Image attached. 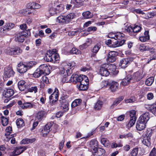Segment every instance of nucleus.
<instances>
[{
    "instance_id": "nucleus-1",
    "label": "nucleus",
    "mask_w": 156,
    "mask_h": 156,
    "mask_svg": "<svg viewBox=\"0 0 156 156\" xmlns=\"http://www.w3.org/2000/svg\"><path fill=\"white\" fill-rule=\"evenodd\" d=\"M63 64L64 68L61 69L60 73L62 76H69L71 73V70H70L76 66V63L74 62H71Z\"/></svg>"
},
{
    "instance_id": "nucleus-2",
    "label": "nucleus",
    "mask_w": 156,
    "mask_h": 156,
    "mask_svg": "<svg viewBox=\"0 0 156 156\" xmlns=\"http://www.w3.org/2000/svg\"><path fill=\"white\" fill-rule=\"evenodd\" d=\"M75 16V15L73 13H70L65 16L60 15L57 18V22L63 24L67 23L73 19Z\"/></svg>"
},
{
    "instance_id": "nucleus-3",
    "label": "nucleus",
    "mask_w": 156,
    "mask_h": 156,
    "mask_svg": "<svg viewBox=\"0 0 156 156\" xmlns=\"http://www.w3.org/2000/svg\"><path fill=\"white\" fill-rule=\"evenodd\" d=\"M44 59L47 62L55 63L59 60V57L58 54H51V51H48L45 54Z\"/></svg>"
},
{
    "instance_id": "nucleus-4",
    "label": "nucleus",
    "mask_w": 156,
    "mask_h": 156,
    "mask_svg": "<svg viewBox=\"0 0 156 156\" xmlns=\"http://www.w3.org/2000/svg\"><path fill=\"white\" fill-rule=\"evenodd\" d=\"M28 31L29 33L27 32L28 30L23 31L16 33L15 36L16 41L19 42H23L25 38L27 37L28 34H30V31Z\"/></svg>"
},
{
    "instance_id": "nucleus-5",
    "label": "nucleus",
    "mask_w": 156,
    "mask_h": 156,
    "mask_svg": "<svg viewBox=\"0 0 156 156\" xmlns=\"http://www.w3.org/2000/svg\"><path fill=\"white\" fill-rule=\"evenodd\" d=\"M141 27L137 25H135L133 27L128 26L125 28V30L130 33L131 35H134L133 33L139 32L141 30Z\"/></svg>"
},
{
    "instance_id": "nucleus-6",
    "label": "nucleus",
    "mask_w": 156,
    "mask_h": 156,
    "mask_svg": "<svg viewBox=\"0 0 156 156\" xmlns=\"http://www.w3.org/2000/svg\"><path fill=\"white\" fill-rule=\"evenodd\" d=\"M4 52L7 54L12 55H18L21 53L22 51L19 47L14 48H8L5 50Z\"/></svg>"
},
{
    "instance_id": "nucleus-7",
    "label": "nucleus",
    "mask_w": 156,
    "mask_h": 156,
    "mask_svg": "<svg viewBox=\"0 0 156 156\" xmlns=\"http://www.w3.org/2000/svg\"><path fill=\"white\" fill-rule=\"evenodd\" d=\"M109 64H104L102 65L100 69L99 73L102 76H107L110 74V72L108 70Z\"/></svg>"
},
{
    "instance_id": "nucleus-8",
    "label": "nucleus",
    "mask_w": 156,
    "mask_h": 156,
    "mask_svg": "<svg viewBox=\"0 0 156 156\" xmlns=\"http://www.w3.org/2000/svg\"><path fill=\"white\" fill-rule=\"evenodd\" d=\"M88 80L87 77L84 78L82 81H81L79 84L77 85L78 86V88L80 90H85L88 88Z\"/></svg>"
},
{
    "instance_id": "nucleus-9",
    "label": "nucleus",
    "mask_w": 156,
    "mask_h": 156,
    "mask_svg": "<svg viewBox=\"0 0 156 156\" xmlns=\"http://www.w3.org/2000/svg\"><path fill=\"white\" fill-rule=\"evenodd\" d=\"M14 26L15 24L13 23L10 22L6 23L3 27L0 28V32L3 33L9 31L14 28Z\"/></svg>"
},
{
    "instance_id": "nucleus-10",
    "label": "nucleus",
    "mask_w": 156,
    "mask_h": 156,
    "mask_svg": "<svg viewBox=\"0 0 156 156\" xmlns=\"http://www.w3.org/2000/svg\"><path fill=\"white\" fill-rule=\"evenodd\" d=\"M15 72L11 67H7L4 69V75L5 78H9L13 76Z\"/></svg>"
},
{
    "instance_id": "nucleus-11",
    "label": "nucleus",
    "mask_w": 156,
    "mask_h": 156,
    "mask_svg": "<svg viewBox=\"0 0 156 156\" xmlns=\"http://www.w3.org/2000/svg\"><path fill=\"white\" fill-rule=\"evenodd\" d=\"M52 124V122L48 123L43 127L41 131V133L43 136H46L51 130Z\"/></svg>"
},
{
    "instance_id": "nucleus-12",
    "label": "nucleus",
    "mask_w": 156,
    "mask_h": 156,
    "mask_svg": "<svg viewBox=\"0 0 156 156\" xmlns=\"http://www.w3.org/2000/svg\"><path fill=\"white\" fill-rule=\"evenodd\" d=\"M47 115V112L46 111L41 110L38 111L36 114L35 120L41 121L43 119L45 118Z\"/></svg>"
},
{
    "instance_id": "nucleus-13",
    "label": "nucleus",
    "mask_w": 156,
    "mask_h": 156,
    "mask_svg": "<svg viewBox=\"0 0 156 156\" xmlns=\"http://www.w3.org/2000/svg\"><path fill=\"white\" fill-rule=\"evenodd\" d=\"M58 91L57 88H55L54 92L49 96L50 101L52 103H55L58 99Z\"/></svg>"
},
{
    "instance_id": "nucleus-14",
    "label": "nucleus",
    "mask_w": 156,
    "mask_h": 156,
    "mask_svg": "<svg viewBox=\"0 0 156 156\" xmlns=\"http://www.w3.org/2000/svg\"><path fill=\"white\" fill-rule=\"evenodd\" d=\"M54 6L55 7V8L57 12L58 13H59L63 11L64 9V5L58 0H56L54 3Z\"/></svg>"
},
{
    "instance_id": "nucleus-15",
    "label": "nucleus",
    "mask_w": 156,
    "mask_h": 156,
    "mask_svg": "<svg viewBox=\"0 0 156 156\" xmlns=\"http://www.w3.org/2000/svg\"><path fill=\"white\" fill-rule=\"evenodd\" d=\"M130 59L129 58H124L121 59L119 65L122 68L124 69L127 67L130 64Z\"/></svg>"
},
{
    "instance_id": "nucleus-16",
    "label": "nucleus",
    "mask_w": 156,
    "mask_h": 156,
    "mask_svg": "<svg viewBox=\"0 0 156 156\" xmlns=\"http://www.w3.org/2000/svg\"><path fill=\"white\" fill-rule=\"evenodd\" d=\"M109 89L111 91L114 92L116 91L118 89L119 84L118 82L114 81L110 82L109 85Z\"/></svg>"
},
{
    "instance_id": "nucleus-17",
    "label": "nucleus",
    "mask_w": 156,
    "mask_h": 156,
    "mask_svg": "<svg viewBox=\"0 0 156 156\" xmlns=\"http://www.w3.org/2000/svg\"><path fill=\"white\" fill-rule=\"evenodd\" d=\"M150 117V115L149 112H146L143 113L139 118L138 119L147 123Z\"/></svg>"
},
{
    "instance_id": "nucleus-18",
    "label": "nucleus",
    "mask_w": 156,
    "mask_h": 156,
    "mask_svg": "<svg viewBox=\"0 0 156 156\" xmlns=\"http://www.w3.org/2000/svg\"><path fill=\"white\" fill-rule=\"evenodd\" d=\"M26 149V147L25 146H19L16 147L13 151V154L14 155H18L21 154Z\"/></svg>"
},
{
    "instance_id": "nucleus-19",
    "label": "nucleus",
    "mask_w": 156,
    "mask_h": 156,
    "mask_svg": "<svg viewBox=\"0 0 156 156\" xmlns=\"http://www.w3.org/2000/svg\"><path fill=\"white\" fill-rule=\"evenodd\" d=\"M116 60V53L115 51H110L108 55L107 61L110 62H113Z\"/></svg>"
},
{
    "instance_id": "nucleus-20",
    "label": "nucleus",
    "mask_w": 156,
    "mask_h": 156,
    "mask_svg": "<svg viewBox=\"0 0 156 156\" xmlns=\"http://www.w3.org/2000/svg\"><path fill=\"white\" fill-rule=\"evenodd\" d=\"M27 69V66L23 64L22 62H20L18 65L17 69L20 73H25Z\"/></svg>"
},
{
    "instance_id": "nucleus-21",
    "label": "nucleus",
    "mask_w": 156,
    "mask_h": 156,
    "mask_svg": "<svg viewBox=\"0 0 156 156\" xmlns=\"http://www.w3.org/2000/svg\"><path fill=\"white\" fill-rule=\"evenodd\" d=\"M39 67L44 74L48 75L50 73L49 67H50V66H48L46 64H43L40 66Z\"/></svg>"
},
{
    "instance_id": "nucleus-22",
    "label": "nucleus",
    "mask_w": 156,
    "mask_h": 156,
    "mask_svg": "<svg viewBox=\"0 0 156 156\" xmlns=\"http://www.w3.org/2000/svg\"><path fill=\"white\" fill-rule=\"evenodd\" d=\"M146 124L144 122L141 121L138 119L136 126V129L139 131H141L144 130L146 127Z\"/></svg>"
},
{
    "instance_id": "nucleus-23",
    "label": "nucleus",
    "mask_w": 156,
    "mask_h": 156,
    "mask_svg": "<svg viewBox=\"0 0 156 156\" xmlns=\"http://www.w3.org/2000/svg\"><path fill=\"white\" fill-rule=\"evenodd\" d=\"M132 79V76L130 75H128L123 80L121 84L123 86L127 85L129 83Z\"/></svg>"
},
{
    "instance_id": "nucleus-24",
    "label": "nucleus",
    "mask_w": 156,
    "mask_h": 156,
    "mask_svg": "<svg viewBox=\"0 0 156 156\" xmlns=\"http://www.w3.org/2000/svg\"><path fill=\"white\" fill-rule=\"evenodd\" d=\"M101 47L100 43H98L95 45L92 50V52L93 53L91 55V57H94L96 54L98 52Z\"/></svg>"
},
{
    "instance_id": "nucleus-25",
    "label": "nucleus",
    "mask_w": 156,
    "mask_h": 156,
    "mask_svg": "<svg viewBox=\"0 0 156 156\" xmlns=\"http://www.w3.org/2000/svg\"><path fill=\"white\" fill-rule=\"evenodd\" d=\"M14 94V90L11 89H8L5 90L4 93V96L5 98H9L13 95Z\"/></svg>"
},
{
    "instance_id": "nucleus-26",
    "label": "nucleus",
    "mask_w": 156,
    "mask_h": 156,
    "mask_svg": "<svg viewBox=\"0 0 156 156\" xmlns=\"http://www.w3.org/2000/svg\"><path fill=\"white\" fill-rule=\"evenodd\" d=\"M148 51H149L151 54H153L150 58V60L156 59V49L153 47H151L150 45Z\"/></svg>"
},
{
    "instance_id": "nucleus-27",
    "label": "nucleus",
    "mask_w": 156,
    "mask_h": 156,
    "mask_svg": "<svg viewBox=\"0 0 156 156\" xmlns=\"http://www.w3.org/2000/svg\"><path fill=\"white\" fill-rule=\"evenodd\" d=\"M149 31H145L144 33V36H141L140 37V40L143 42L146 41L149 39L150 36L149 35Z\"/></svg>"
},
{
    "instance_id": "nucleus-28",
    "label": "nucleus",
    "mask_w": 156,
    "mask_h": 156,
    "mask_svg": "<svg viewBox=\"0 0 156 156\" xmlns=\"http://www.w3.org/2000/svg\"><path fill=\"white\" fill-rule=\"evenodd\" d=\"M132 79L138 81L142 78V75L139 72H137L133 73L132 76Z\"/></svg>"
},
{
    "instance_id": "nucleus-29",
    "label": "nucleus",
    "mask_w": 156,
    "mask_h": 156,
    "mask_svg": "<svg viewBox=\"0 0 156 156\" xmlns=\"http://www.w3.org/2000/svg\"><path fill=\"white\" fill-rule=\"evenodd\" d=\"M25 82L23 80H20L18 83V87L20 91H23L25 89Z\"/></svg>"
},
{
    "instance_id": "nucleus-30",
    "label": "nucleus",
    "mask_w": 156,
    "mask_h": 156,
    "mask_svg": "<svg viewBox=\"0 0 156 156\" xmlns=\"http://www.w3.org/2000/svg\"><path fill=\"white\" fill-rule=\"evenodd\" d=\"M34 105L30 102H25L20 106L23 109L31 108L34 107Z\"/></svg>"
},
{
    "instance_id": "nucleus-31",
    "label": "nucleus",
    "mask_w": 156,
    "mask_h": 156,
    "mask_svg": "<svg viewBox=\"0 0 156 156\" xmlns=\"http://www.w3.org/2000/svg\"><path fill=\"white\" fill-rule=\"evenodd\" d=\"M89 145L90 147L92 148H97L98 146V142L96 140H92L90 142Z\"/></svg>"
},
{
    "instance_id": "nucleus-32",
    "label": "nucleus",
    "mask_w": 156,
    "mask_h": 156,
    "mask_svg": "<svg viewBox=\"0 0 156 156\" xmlns=\"http://www.w3.org/2000/svg\"><path fill=\"white\" fill-rule=\"evenodd\" d=\"M16 122L18 128L23 127L25 125L24 120L21 118L17 119Z\"/></svg>"
},
{
    "instance_id": "nucleus-33",
    "label": "nucleus",
    "mask_w": 156,
    "mask_h": 156,
    "mask_svg": "<svg viewBox=\"0 0 156 156\" xmlns=\"http://www.w3.org/2000/svg\"><path fill=\"white\" fill-rule=\"evenodd\" d=\"M43 74H44V73H43L42 71L41 70V69H40L39 67V68L37 69L35 71L33 75L34 77L38 78Z\"/></svg>"
},
{
    "instance_id": "nucleus-34",
    "label": "nucleus",
    "mask_w": 156,
    "mask_h": 156,
    "mask_svg": "<svg viewBox=\"0 0 156 156\" xmlns=\"http://www.w3.org/2000/svg\"><path fill=\"white\" fill-rule=\"evenodd\" d=\"M35 140L34 138L25 139L21 141V143L23 144H27L30 143L34 142Z\"/></svg>"
},
{
    "instance_id": "nucleus-35",
    "label": "nucleus",
    "mask_w": 156,
    "mask_h": 156,
    "mask_svg": "<svg viewBox=\"0 0 156 156\" xmlns=\"http://www.w3.org/2000/svg\"><path fill=\"white\" fill-rule=\"evenodd\" d=\"M82 15L83 17L85 19L90 18L93 16V14L89 11H87L83 12L82 13Z\"/></svg>"
},
{
    "instance_id": "nucleus-36",
    "label": "nucleus",
    "mask_w": 156,
    "mask_h": 156,
    "mask_svg": "<svg viewBox=\"0 0 156 156\" xmlns=\"http://www.w3.org/2000/svg\"><path fill=\"white\" fill-rule=\"evenodd\" d=\"M97 153H95V156H104L105 150L102 148H99L97 149Z\"/></svg>"
},
{
    "instance_id": "nucleus-37",
    "label": "nucleus",
    "mask_w": 156,
    "mask_h": 156,
    "mask_svg": "<svg viewBox=\"0 0 156 156\" xmlns=\"http://www.w3.org/2000/svg\"><path fill=\"white\" fill-rule=\"evenodd\" d=\"M57 13L55 8L52 7L50 9L48 13H47V16H50Z\"/></svg>"
},
{
    "instance_id": "nucleus-38",
    "label": "nucleus",
    "mask_w": 156,
    "mask_h": 156,
    "mask_svg": "<svg viewBox=\"0 0 156 156\" xmlns=\"http://www.w3.org/2000/svg\"><path fill=\"white\" fill-rule=\"evenodd\" d=\"M143 144L147 147H149L151 145V138L144 137V139L142 141Z\"/></svg>"
},
{
    "instance_id": "nucleus-39",
    "label": "nucleus",
    "mask_w": 156,
    "mask_h": 156,
    "mask_svg": "<svg viewBox=\"0 0 156 156\" xmlns=\"http://www.w3.org/2000/svg\"><path fill=\"white\" fill-rule=\"evenodd\" d=\"M149 45H145L144 44H141L139 45V48L141 51H148Z\"/></svg>"
},
{
    "instance_id": "nucleus-40",
    "label": "nucleus",
    "mask_w": 156,
    "mask_h": 156,
    "mask_svg": "<svg viewBox=\"0 0 156 156\" xmlns=\"http://www.w3.org/2000/svg\"><path fill=\"white\" fill-rule=\"evenodd\" d=\"M81 101L82 100L79 99L75 100L72 103V108H74L79 105L81 103Z\"/></svg>"
},
{
    "instance_id": "nucleus-41",
    "label": "nucleus",
    "mask_w": 156,
    "mask_h": 156,
    "mask_svg": "<svg viewBox=\"0 0 156 156\" xmlns=\"http://www.w3.org/2000/svg\"><path fill=\"white\" fill-rule=\"evenodd\" d=\"M154 80V78L153 77L148 78L145 81V84L147 86H150L153 83Z\"/></svg>"
},
{
    "instance_id": "nucleus-42",
    "label": "nucleus",
    "mask_w": 156,
    "mask_h": 156,
    "mask_svg": "<svg viewBox=\"0 0 156 156\" xmlns=\"http://www.w3.org/2000/svg\"><path fill=\"white\" fill-rule=\"evenodd\" d=\"M62 104V107L63 110L65 111H67L69 109V104L68 102L66 101L65 102H61Z\"/></svg>"
},
{
    "instance_id": "nucleus-43",
    "label": "nucleus",
    "mask_w": 156,
    "mask_h": 156,
    "mask_svg": "<svg viewBox=\"0 0 156 156\" xmlns=\"http://www.w3.org/2000/svg\"><path fill=\"white\" fill-rule=\"evenodd\" d=\"M125 40L124 39L117 41L116 42H115L114 47H116L121 46L125 43Z\"/></svg>"
},
{
    "instance_id": "nucleus-44",
    "label": "nucleus",
    "mask_w": 156,
    "mask_h": 156,
    "mask_svg": "<svg viewBox=\"0 0 156 156\" xmlns=\"http://www.w3.org/2000/svg\"><path fill=\"white\" fill-rule=\"evenodd\" d=\"M103 105V102L100 101H98L94 106V108L97 110L100 109Z\"/></svg>"
},
{
    "instance_id": "nucleus-45",
    "label": "nucleus",
    "mask_w": 156,
    "mask_h": 156,
    "mask_svg": "<svg viewBox=\"0 0 156 156\" xmlns=\"http://www.w3.org/2000/svg\"><path fill=\"white\" fill-rule=\"evenodd\" d=\"M77 75L76 74H73L69 80V82L72 83L74 84L76 83V79L77 78Z\"/></svg>"
},
{
    "instance_id": "nucleus-46",
    "label": "nucleus",
    "mask_w": 156,
    "mask_h": 156,
    "mask_svg": "<svg viewBox=\"0 0 156 156\" xmlns=\"http://www.w3.org/2000/svg\"><path fill=\"white\" fill-rule=\"evenodd\" d=\"M70 53L72 54L76 55L80 54L81 53L80 51L75 48H73L71 50H70Z\"/></svg>"
},
{
    "instance_id": "nucleus-47",
    "label": "nucleus",
    "mask_w": 156,
    "mask_h": 156,
    "mask_svg": "<svg viewBox=\"0 0 156 156\" xmlns=\"http://www.w3.org/2000/svg\"><path fill=\"white\" fill-rule=\"evenodd\" d=\"M87 77L84 75H82L80 76H78L77 75V78L76 79V83H79L81 82V81H82L84 78L85 77Z\"/></svg>"
},
{
    "instance_id": "nucleus-48",
    "label": "nucleus",
    "mask_w": 156,
    "mask_h": 156,
    "mask_svg": "<svg viewBox=\"0 0 156 156\" xmlns=\"http://www.w3.org/2000/svg\"><path fill=\"white\" fill-rule=\"evenodd\" d=\"M1 118L2 125L4 126H7L8 123L9 119L3 116H2Z\"/></svg>"
},
{
    "instance_id": "nucleus-49",
    "label": "nucleus",
    "mask_w": 156,
    "mask_h": 156,
    "mask_svg": "<svg viewBox=\"0 0 156 156\" xmlns=\"http://www.w3.org/2000/svg\"><path fill=\"white\" fill-rule=\"evenodd\" d=\"M38 87L37 86H32L28 89V91L30 92H33L35 93L37 91Z\"/></svg>"
},
{
    "instance_id": "nucleus-50",
    "label": "nucleus",
    "mask_w": 156,
    "mask_h": 156,
    "mask_svg": "<svg viewBox=\"0 0 156 156\" xmlns=\"http://www.w3.org/2000/svg\"><path fill=\"white\" fill-rule=\"evenodd\" d=\"M101 142L102 144L105 146H108L109 144V141L106 138L103 137L101 138Z\"/></svg>"
},
{
    "instance_id": "nucleus-51",
    "label": "nucleus",
    "mask_w": 156,
    "mask_h": 156,
    "mask_svg": "<svg viewBox=\"0 0 156 156\" xmlns=\"http://www.w3.org/2000/svg\"><path fill=\"white\" fill-rule=\"evenodd\" d=\"M125 35L122 33L120 32L116 34L115 40H122V38L124 37Z\"/></svg>"
},
{
    "instance_id": "nucleus-52",
    "label": "nucleus",
    "mask_w": 156,
    "mask_h": 156,
    "mask_svg": "<svg viewBox=\"0 0 156 156\" xmlns=\"http://www.w3.org/2000/svg\"><path fill=\"white\" fill-rule=\"evenodd\" d=\"M116 67L115 65L113 64L109 65L108 70H109L110 73H112L115 71Z\"/></svg>"
},
{
    "instance_id": "nucleus-53",
    "label": "nucleus",
    "mask_w": 156,
    "mask_h": 156,
    "mask_svg": "<svg viewBox=\"0 0 156 156\" xmlns=\"http://www.w3.org/2000/svg\"><path fill=\"white\" fill-rule=\"evenodd\" d=\"M33 12V10L30 9L28 8L26 9L23 11V13L25 14V16L32 14Z\"/></svg>"
},
{
    "instance_id": "nucleus-54",
    "label": "nucleus",
    "mask_w": 156,
    "mask_h": 156,
    "mask_svg": "<svg viewBox=\"0 0 156 156\" xmlns=\"http://www.w3.org/2000/svg\"><path fill=\"white\" fill-rule=\"evenodd\" d=\"M123 98L122 97L117 98L113 102L112 106L114 107L115 106L117 105L123 100Z\"/></svg>"
},
{
    "instance_id": "nucleus-55",
    "label": "nucleus",
    "mask_w": 156,
    "mask_h": 156,
    "mask_svg": "<svg viewBox=\"0 0 156 156\" xmlns=\"http://www.w3.org/2000/svg\"><path fill=\"white\" fill-rule=\"evenodd\" d=\"M12 128L11 127H8L5 129L6 133L5 134V136H10V134L12 133Z\"/></svg>"
},
{
    "instance_id": "nucleus-56",
    "label": "nucleus",
    "mask_w": 156,
    "mask_h": 156,
    "mask_svg": "<svg viewBox=\"0 0 156 156\" xmlns=\"http://www.w3.org/2000/svg\"><path fill=\"white\" fill-rule=\"evenodd\" d=\"M136 112L134 110H132L130 111V118L136 119Z\"/></svg>"
},
{
    "instance_id": "nucleus-57",
    "label": "nucleus",
    "mask_w": 156,
    "mask_h": 156,
    "mask_svg": "<svg viewBox=\"0 0 156 156\" xmlns=\"http://www.w3.org/2000/svg\"><path fill=\"white\" fill-rule=\"evenodd\" d=\"M138 151V148H133L131 153V156H137Z\"/></svg>"
},
{
    "instance_id": "nucleus-58",
    "label": "nucleus",
    "mask_w": 156,
    "mask_h": 156,
    "mask_svg": "<svg viewBox=\"0 0 156 156\" xmlns=\"http://www.w3.org/2000/svg\"><path fill=\"white\" fill-rule=\"evenodd\" d=\"M68 98L69 96L68 95L66 94H63L61 98V99L62 100L61 102H65L66 101L68 102Z\"/></svg>"
},
{
    "instance_id": "nucleus-59",
    "label": "nucleus",
    "mask_w": 156,
    "mask_h": 156,
    "mask_svg": "<svg viewBox=\"0 0 156 156\" xmlns=\"http://www.w3.org/2000/svg\"><path fill=\"white\" fill-rule=\"evenodd\" d=\"M136 119L130 118L128 124L129 127H131L135 124Z\"/></svg>"
},
{
    "instance_id": "nucleus-60",
    "label": "nucleus",
    "mask_w": 156,
    "mask_h": 156,
    "mask_svg": "<svg viewBox=\"0 0 156 156\" xmlns=\"http://www.w3.org/2000/svg\"><path fill=\"white\" fill-rule=\"evenodd\" d=\"M154 98V95L153 93L149 92L147 95V98L149 100H152Z\"/></svg>"
},
{
    "instance_id": "nucleus-61",
    "label": "nucleus",
    "mask_w": 156,
    "mask_h": 156,
    "mask_svg": "<svg viewBox=\"0 0 156 156\" xmlns=\"http://www.w3.org/2000/svg\"><path fill=\"white\" fill-rule=\"evenodd\" d=\"M135 100V99L134 97H131L130 98L126 99L125 100V102L126 103H132Z\"/></svg>"
},
{
    "instance_id": "nucleus-62",
    "label": "nucleus",
    "mask_w": 156,
    "mask_h": 156,
    "mask_svg": "<svg viewBox=\"0 0 156 156\" xmlns=\"http://www.w3.org/2000/svg\"><path fill=\"white\" fill-rule=\"evenodd\" d=\"M133 12L134 13H136L137 14H141L142 15L145 14V13L140 9H134L133 10Z\"/></svg>"
},
{
    "instance_id": "nucleus-63",
    "label": "nucleus",
    "mask_w": 156,
    "mask_h": 156,
    "mask_svg": "<svg viewBox=\"0 0 156 156\" xmlns=\"http://www.w3.org/2000/svg\"><path fill=\"white\" fill-rule=\"evenodd\" d=\"M151 112L154 114L156 115V104L152 105Z\"/></svg>"
},
{
    "instance_id": "nucleus-64",
    "label": "nucleus",
    "mask_w": 156,
    "mask_h": 156,
    "mask_svg": "<svg viewBox=\"0 0 156 156\" xmlns=\"http://www.w3.org/2000/svg\"><path fill=\"white\" fill-rule=\"evenodd\" d=\"M149 156H156V149L155 148H154L151 151Z\"/></svg>"
}]
</instances>
